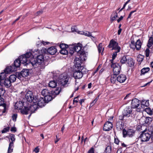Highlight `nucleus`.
<instances>
[{
  "label": "nucleus",
  "instance_id": "52",
  "mask_svg": "<svg viewBox=\"0 0 153 153\" xmlns=\"http://www.w3.org/2000/svg\"><path fill=\"white\" fill-rule=\"evenodd\" d=\"M117 79L116 77H114V76H111L110 78V80L111 83H114Z\"/></svg>",
  "mask_w": 153,
  "mask_h": 153
},
{
  "label": "nucleus",
  "instance_id": "26",
  "mask_svg": "<svg viewBox=\"0 0 153 153\" xmlns=\"http://www.w3.org/2000/svg\"><path fill=\"white\" fill-rule=\"evenodd\" d=\"M14 148V143L13 142H10L9 144L8 149L7 153H11L13 151Z\"/></svg>",
  "mask_w": 153,
  "mask_h": 153
},
{
  "label": "nucleus",
  "instance_id": "3",
  "mask_svg": "<svg viewBox=\"0 0 153 153\" xmlns=\"http://www.w3.org/2000/svg\"><path fill=\"white\" fill-rule=\"evenodd\" d=\"M28 105L30 106L29 107L25 106L24 109L22 110L21 113L25 114H30L29 116V117H30L31 114L34 113L38 107L37 105L34 102L33 103L28 104Z\"/></svg>",
  "mask_w": 153,
  "mask_h": 153
},
{
  "label": "nucleus",
  "instance_id": "49",
  "mask_svg": "<svg viewBox=\"0 0 153 153\" xmlns=\"http://www.w3.org/2000/svg\"><path fill=\"white\" fill-rule=\"evenodd\" d=\"M60 52L63 55L67 54L68 53V51L66 50V48L61 49Z\"/></svg>",
  "mask_w": 153,
  "mask_h": 153
},
{
  "label": "nucleus",
  "instance_id": "11",
  "mask_svg": "<svg viewBox=\"0 0 153 153\" xmlns=\"http://www.w3.org/2000/svg\"><path fill=\"white\" fill-rule=\"evenodd\" d=\"M132 112V109L130 106L126 107L124 109L123 112V115L126 117L130 116Z\"/></svg>",
  "mask_w": 153,
  "mask_h": 153
},
{
  "label": "nucleus",
  "instance_id": "40",
  "mask_svg": "<svg viewBox=\"0 0 153 153\" xmlns=\"http://www.w3.org/2000/svg\"><path fill=\"white\" fill-rule=\"evenodd\" d=\"M8 138H9V141H10L11 140V142H13L14 143V142H15V135L13 134H10Z\"/></svg>",
  "mask_w": 153,
  "mask_h": 153
},
{
  "label": "nucleus",
  "instance_id": "57",
  "mask_svg": "<svg viewBox=\"0 0 153 153\" xmlns=\"http://www.w3.org/2000/svg\"><path fill=\"white\" fill-rule=\"evenodd\" d=\"M136 11L137 9H136L134 11H131V12L130 13V14L128 15V18H130L132 13L135 12H136Z\"/></svg>",
  "mask_w": 153,
  "mask_h": 153
},
{
  "label": "nucleus",
  "instance_id": "51",
  "mask_svg": "<svg viewBox=\"0 0 153 153\" xmlns=\"http://www.w3.org/2000/svg\"><path fill=\"white\" fill-rule=\"evenodd\" d=\"M5 93V90L2 88H0V97L4 95Z\"/></svg>",
  "mask_w": 153,
  "mask_h": 153
},
{
  "label": "nucleus",
  "instance_id": "33",
  "mask_svg": "<svg viewBox=\"0 0 153 153\" xmlns=\"http://www.w3.org/2000/svg\"><path fill=\"white\" fill-rule=\"evenodd\" d=\"M60 92V90L59 88H56L55 90H53L51 92V94L53 96L55 97V96L58 95Z\"/></svg>",
  "mask_w": 153,
  "mask_h": 153
},
{
  "label": "nucleus",
  "instance_id": "35",
  "mask_svg": "<svg viewBox=\"0 0 153 153\" xmlns=\"http://www.w3.org/2000/svg\"><path fill=\"white\" fill-rule=\"evenodd\" d=\"M6 77L5 74L4 73H1L0 75V85H1L4 79Z\"/></svg>",
  "mask_w": 153,
  "mask_h": 153
},
{
  "label": "nucleus",
  "instance_id": "63",
  "mask_svg": "<svg viewBox=\"0 0 153 153\" xmlns=\"http://www.w3.org/2000/svg\"><path fill=\"white\" fill-rule=\"evenodd\" d=\"M42 10H40L36 13L37 15H39L42 14Z\"/></svg>",
  "mask_w": 153,
  "mask_h": 153
},
{
  "label": "nucleus",
  "instance_id": "14",
  "mask_svg": "<svg viewBox=\"0 0 153 153\" xmlns=\"http://www.w3.org/2000/svg\"><path fill=\"white\" fill-rule=\"evenodd\" d=\"M112 128V124L111 122L107 121L105 124L103 128L104 130L106 131H108Z\"/></svg>",
  "mask_w": 153,
  "mask_h": 153
},
{
  "label": "nucleus",
  "instance_id": "18",
  "mask_svg": "<svg viewBox=\"0 0 153 153\" xmlns=\"http://www.w3.org/2000/svg\"><path fill=\"white\" fill-rule=\"evenodd\" d=\"M4 99L1 97H0V106L2 105L4 108L3 110L2 111V113H4L7 110V107L5 104L4 103Z\"/></svg>",
  "mask_w": 153,
  "mask_h": 153
},
{
  "label": "nucleus",
  "instance_id": "2",
  "mask_svg": "<svg viewBox=\"0 0 153 153\" xmlns=\"http://www.w3.org/2000/svg\"><path fill=\"white\" fill-rule=\"evenodd\" d=\"M34 53V52H33V53L32 52H27L25 54L20 56L19 58L21 62V63L24 64V65H26L29 64H31L33 58L35 56V54H37V53Z\"/></svg>",
  "mask_w": 153,
  "mask_h": 153
},
{
  "label": "nucleus",
  "instance_id": "4",
  "mask_svg": "<svg viewBox=\"0 0 153 153\" xmlns=\"http://www.w3.org/2000/svg\"><path fill=\"white\" fill-rule=\"evenodd\" d=\"M86 70L85 68L83 69H77L76 68L75 71L73 74V76L75 79H79L81 78L83 76V74L87 71H85Z\"/></svg>",
  "mask_w": 153,
  "mask_h": 153
},
{
  "label": "nucleus",
  "instance_id": "39",
  "mask_svg": "<svg viewBox=\"0 0 153 153\" xmlns=\"http://www.w3.org/2000/svg\"><path fill=\"white\" fill-rule=\"evenodd\" d=\"M153 44V38L152 37H150L147 44V46L149 48L152 46Z\"/></svg>",
  "mask_w": 153,
  "mask_h": 153
},
{
  "label": "nucleus",
  "instance_id": "22",
  "mask_svg": "<svg viewBox=\"0 0 153 153\" xmlns=\"http://www.w3.org/2000/svg\"><path fill=\"white\" fill-rule=\"evenodd\" d=\"M21 63V62L19 58L14 61V65L13 66L14 67V68H15V69H16L17 68L19 67Z\"/></svg>",
  "mask_w": 153,
  "mask_h": 153
},
{
  "label": "nucleus",
  "instance_id": "13",
  "mask_svg": "<svg viewBox=\"0 0 153 153\" xmlns=\"http://www.w3.org/2000/svg\"><path fill=\"white\" fill-rule=\"evenodd\" d=\"M25 98L27 101L30 103L33 100V96L32 91H28L26 94Z\"/></svg>",
  "mask_w": 153,
  "mask_h": 153
},
{
  "label": "nucleus",
  "instance_id": "45",
  "mask_svg": "<svg viewBox=\"0 0 153 153\" xmlns=\"http://www.w3.org/2000/svg\"><path fill=\"white\" fill-rule=\"evenodd\" d=\"M116 127L118 130H121L123 128L122 125L120 122H117L116 124Z\"/></svg>",
  "mask_w": 153,
  "mask_h": 153
},
{
  "label": "nucleus",
  "instance_id": "15",
  "mask_svg": "<svg viewBox=\"0 0 153 153\" xmlns=\"http://www.w3.org/2000/svg\"><path fill=\"white\" fill-rule=\"evenodd\" d=\"M140 103L139 100L135 98L132 100L131 107L133 108H135L138 107Z\"/></svg>",
  "mask_w": 153,
  "mask_h": 153
},
{
  "label": "nucleus",
  "instance_id": "44",
  "mask_svg": "<svg viewBox=\"0 0 153 153\" xmlns=\"http://www.w3.org/2000/svg\"><path fill=\"white\" fill-rule=\"evenodd\" d=\"M111 146H108L106 148L104 153H111Z\"/></svg>",
  "mask_w": 153,
  "mask_h": 153
},
{
  "label": "nucleus",
  "instance_id": "61",
  "mask_svg": "<svg viewBox=\"0 0 153 153\" xmlns=\"http://www.w3.org/2000/svg\"><path fill=\"white\" fill-rule=\"evenodd\" d=\"M72 32H77L78 31L76 29L75 27H72L71 28Z\"/></svg>",
  "mask_w": 153,
  "mask_h": 153
},
{
  "label": "nucleus",
  "instance_id": "27",
  "mask_svg": "<svg viewBox=\"0 0 153 153\" xmlns=\"http://www.w3.org/2000/svg\"><path fill=\"white\" fill-rule=\"evenodd\" d=\"M128 59V58L125 56H123L120 58V61L122 64H124L126 63Z\"/></svg>",
  "mask_w": 153,
  "mask_h": 153
},
{
  "label": "nucleus",
  "instance_id": "34",
  "mask_svg": "<svg viewBox=\"0 0 153 153\" xmlns=\"http://www.w3.org/2000/svg\"><path fill=\"white\" fill-rule=\"evenodd\" d=\"M16 76L14 74H12L10 76L9 79L11 82H13L16 81Z\"/></svg>",
  "mask_w": 153,
  "mask_h": 153
},
{
  "label": "nucleus",
  "instance_id": "21",
  "mask_svg": "<svg viewBox=\"0 0 153 153\" xmlns=\"http://www.w3.org/2000/svg\"><path fill=\"white\" fill-rule=\"evenodd\" d=\"M126 63L130 67H132L134 64V60L131 57H128Z\"/></svg>",
  "mask_w": 153,
  "mask_h": 153
},
{
  "label": "nucleus",
  "instance_id": "17",
  "mask_svg": "<svg viewBox=\"0 0 153 153\" xmlns=\"http://www.w3.org/2000/svg\"><path fill=\"white\" fill-rule=\"evenodd\" d=\"M38 105V107L39 106L40 107H42L44 106L45 104V102L44 99L43 98H40L38 102H35Z\"/></svg>",
  "mask_w": 153,
  "mask_h": 153
},
{
  "label": "nucleus",
  "instance_id": "12",
  "mask_svg": "<svg viewBox=\"0 0 153 153\" xmlns=\"http://www.w3.org/2000/svg\"><path fill=\"white\" fill-rule=\"evenodd\" d=\"M74 63L76 68L77 69H83L84 68L83 66L81 65L82 61L78 58H76L74 61Z\"/></svg>",
  "mask_w": 153,
  "mask_h": 153
},
{
  "label": "nucleus",
  "instance_id": "5",
  "mask_svg": "<svg viewBox=\"0 0 153 153\" xmlns=\"http://www.w3.org/2000/svg\"><path fill=\"white\" fill-rule=\"evenodd\" d=\"M111 67L113 68V71L114 75L119 74L120 72L121 67L119 64L117 63H112Z\"/></svg>",
  "mask_w": 153,
  "mask_h": 153
},
{
  "label": "nucleus",
  "instance_id": "37",
  "mask_svg": "<svg viewBox=\"0 0 153 153\" xmlns=\"http://www.w3.org/2000/svg\"><path fill=\"white\" fill-rule=\"evenodd\" d=\"M117 17V14L116 12H115L112 14L111 17V21L112 22L114 20H115Z\"/></svg>",
  "mask_w": 153,
  "mask_h": 153
},
{
  "label": "nucleus",
  "instance_id": "53",
  "mask_svg": "<svg viewBox=\"0 0 153 153\" xmlns=\"http://www.w3.org/2000/svg\"><path fill=\"white\" fill-rule=\"evenodd\" d=\"M145 53L146 57H148L149 56L150 50L149 48H147L146 49Z\"/></svg>",
  "mask_w": 153,
  "mask_h": 153
},
{
  "label": "nucleus",
  "instance_id": "10",
  "mask_svg": "<svg viewBox=\"0 0 153 153\" xmlns=\"http://www.w3.org/2000/svg\"><path fill=\"white\" fill-rule=\"evenodd\" d=\"M60 80L61 84L64 87H67L70 83L69 77L67 75L63 76Z\"/></svg>",
  "mask_w": 153,
  "mask_h": 153
},
{
  "label": "nucleus",
  "instance_id": "31",
  "mask_svg": "<svg viewBox=\"0 0 153 153\" xmlns=\"http://www.w3.org/2000/svg\"><path fill=\"white\" fill-rule=\"evenodd\" d=\"M81 49V47L78 45H76L73 46V50L76 52H79Z\"/></svg>",
  "mask_w": 153,
  "mask_h": 153
},
{
  "label": "nucleus",
  "instance_id": "43",
  "mask_svg": "<svg viewBox=\"0 0 153 153\" xmlns=\"http://www.w3.org/2000/svg\"><path fill=\"white\" fill-rule=\"evenodd\" d=\"M152 120V118L149 117H146L145 123H150Z\"/></svg>",
  "mask_w": 153,
  "mask_h": 153
},
{
  "label": "nucleus",
  "instance_id": "32",
  "mask_svg": "<svg viewBox=\"0 0 153 153\" xmlns=\"http://www.w3.org/2000/svg\"><path fill=\"white\" fill-rule=\"evenodd\" d=\"M49 86L52 88H54L57 85V83L55 81H51L49 82Z\"/></svg>",
  "mask_w": 153,
  "mask_h": 153
},
{
  "label": "nucleus",
  "instance_id": "60",
  "mask_svg": "<svg viewBox=\"0 0 153 153\" xmlns=\"http://www.w3.org/2000/svg\"><path fill=\"white\" fill-rule=\"evenodd\" d=\"M119 142V140L117 138H114V143L116 144H118Z\"/></svg>",
  "mask_w": 153,
  "mask_h": 153
},
{
  "label": "nucleus",
  "instance_id": "41",
  "mask_svg": "<svg viewBox=\"0 0 153 153\" xmlns=\"http://www.w3.org/2000/svg\"><path fill=\"white\" fill-rule=\"evenodd\" d=\"M98 49L99 53H100L101 52H103L104 50V48L102 47V44L100 43L99 44L98 47Z\"/></svg>",
  "mask_w": 153,
  "mask_h": 153
},
{
  "label": "nucleus",
  "instance_id": "55",
  "mask_svg": "<svg viewBox=\"0 0 153 153\" xmlns=\"http://www.w3.org/2000/svg\"><path fill=\"white\" fill-rule=\"evenodd\" d=\"M10 129L9 127H7L5 128H4L2 131V133H5L9 131Z\"/></svg>",
  "mask_w": 153,
  "mask_h": 153
},
{
  "label": "nucleus",
  "instance_id": "20",
  "mask_svg": "<svg viewBox=\"0 0 153 153\" xmlns=\"http://www.w3.org/2000/svg\"><path fill=\"white\" fill-rule=\"evenodd\" d=\"M16 71L15 68H14L13 66H9L7 67L4 70V73L5 74H8L10 72Z\"/></svg>",
  "mask_w": 153,
  "mask_h": 153
},
{
  "label": "nucleus",
  "instance_id": "46",
  "mask_svg": "<svg viewBox=\"0 0 153 153\" xmlns=\"http://www.w3.org/2000/svg\"><path fill=\"white\" fill-rule=\"evenodd\" d=\"M130 47L131 48L133 49H136V45L134 42L133 41H131V44L130 45Z\"/></svg>",
  "mask_w": 153,
  "mask_h": 153
},
{
  "label": "nucleus",
  "instance_id": "30",
  "mask_svg": "<svg viewBox=\"0 0 153 153\" xmlns=\"http://www.w3.org/2000/svg\"><path fill=\"white\" fill-rule=\"evenodd\" d=\"M144 56L141 54L139 55L137 57V60L138 62V64L140 65L141 62H142L144 59Z\"/></svg>",
  "mask_w": 153,
  "mask_h": 153
},
{
  "label": "nucleus",
  "instance_id": "29",
  "mask_svg": "<svg viewBox=\"0 0 153 153\" xmlns=\"http://www.w3.org/2000/svg\"><path fill=\"white\" fill-rule=\"evenodd\" d=\"M83 35L88 37H90L93 40V39H94L95 38V36H92L91 33L87 31H84Z\"/></svg>",
  "mask_w": 153,
  "mask_h": 153
},
{
  "label": "nucleus",
  "instance_id": "25",
  "mask_svg": "<svg viewBox=\"0 0 153 153\" xmlns=\"http://www.w3.org/2000/svg\"><path fill=\"white\" fill-rule=\"evenodd\" d=\"M11 83L8 79H6L4 81V84L6 87L9 88L11 86Z\"/></svg>",
  "mask_w": 153,
  "mask_h": 153
},
{
  "label": "nucleus",
  "instance_id": "62",
  "mask_svg": "<svg viewBox=\"0 0 153 153\" xmlns=\"http://www.w3.org/2000/svg\"><path fill=\"white\" fill-rule=\"evenodd\" d=\"M42 44H43L44 45H46L49 43L48 42H45L44 41H42L41 42Z\"/></svg>",
  "mask_w": 153,
  "mask_h": 153
},
{
  "label": "nucleus",
  "instance_id": "36",
  "mask_svg": "<svg viewBox=\"0 0 153 153\" xmlns=\"http://www.w3.org/2000/svg\"><path fill=\"white\" fill-rule=\"evenodd\" d=\"M45 99L46 101H47L48 102H49L52 100L53 97L51 95V93H50L47 96H46L45 97Z\"/></svg>",
  "mask_w": 153,
  "mask_h": 153
},
{
  "label": "nucleus",
  "instance_id": "1",
  "mask_svg": "<svg viewBox=\"0 0 153 153\" xmlns=\"http://www.w3.org/2000/svg\"><path fill=\"white\" fill-rule=\"evenodd\" d=\"M33 52H34V53H37V54H35V56L33 58L31 65L33 67H36L37 65H39L43 62L44 59L42 55L43 53H42L41 50L39 51L37 49L32 51V53Z\"/></svg>",
  "mask_w": 153,
  "mask_h": 153
},
{
  "label": "nucleus",
  "instance_id": "47",
  "mask_svg": "<svg viewBox=\"0 0 153 153\" xmlns=\"http://www.w3.org/2000/svg\"><path fill=\"white\" fill-rule=\"evenodd\" d=\"M119 52H117V51H116L113 53L112 55V59L111 60V63H113V60L115 59V57H116L117 55V53Z\"/></svg>",
  "mask_w": 153,
  "mask_h": 153
},
{
  "label": "nucleus",
  "instance_id": "54",
  "mask_svg": "<svg viewBox=\"0 0 153 153\" xmlns=\"http://www.w3.org/2000/svg\"><path fill=\"white\" fill-rule=\"evenodd\" d=\"M17 76V77L19 79H21V78L22 77V73H17L16 75Z\"/></svg>",
  "mask_w": 153,
  "mask_h": 153
},
{
  "label": "nucleus",
  "instance_id": "28",
  "mask_svg": "<svg viewBox=\"0 0 153 153\" xmlns=\"http://www.w3.org/2000/svg\"><path fill=\"white\" fill-rule=\"evenodd\" d=\"M150 70V68L149 67L144 68L141 70L140 75H144L146 73H147Z\"/></svg>",
  "mask_w": 153,
  "mask_h": 153
},
{
  "label": "nucleus",
  "instance_id": "59",
  "mask_svg": "<svg viewBox=\"0 0 153 153\" xmlns=\"http://www.w3.org/2000/svg\"><path fill=\"white\" fill-rule=\"evenodd\" d=\"M34 151L36 153H37L39 152V149L38 147H36L34 150Z\"/></svg>",
  "mask_w": 153,
  "mask_h": 153
},
{
  "label": "nucleus",
  "instance_id": "9",
  "mask_svg": "<svg viewBox=\"0 0 153 153\" xmlns=\"http://www.w3.org/2000/svg\"><path fill=\"white\" fill-rule=\"evenodd\" d=\"M123 137H132L134 134L135 131L132 129H129L126 131L125 129L123 130Z\"/></svg>",
  "mask_w": 153,
  "mask_h": 153
},
{
  "label": "nucleus",
  "instance_id": "50",
  "mask_svg": "<svg viewBox=\"0 0 153 153\" xmlns=\"http://www.w3.org/2000/svg\"><path fill=\"white\" fill-rule=\"evenodd\" d=\"M59 47L61 49H63L68 48V45L62 43L60 45Z\"/></svg>",
  "mask_w": 153,
  "mask_h": 153
},
{
  "label": "nucleus",
  "instance_id": "64",
  "mask_svg": "<svg viewBox=\"0 0 153 153\" xmlns=\"http://www.w3.org/2000/svg\"><path fill=\"white\" fill-rule=\"evenodd\" d=\"M11 131H16V128L15 127H13L11 128Z\"/></svg>",
  "mask_w": 153,
  "mask_h": 153
},
{
  "label": "nucleus",
  "instance_id": "38",
  "mask_svg": "<svg viewBox=\"0 0 153 153\" xmlns=\"http://www.w3.org/2000/svg\"><path fill=\"white\" fill-rule=\"evenodd\" d=\"M50 93L49 91L46 89L43 90L41 92L42 95L44 97L48 95Z\"/></svg>",
  "mask_w": 153,
  "mask_h": 153
},
{
  "label": "nucleus",
  "instance_id": "19",
  "mask_svg": "<svg viewBox=\"0 0 153 153\" xmlns=\"http://www.w3.org/2000/svg\"><path fill=\"white\" fill-rule=\"evenodd\" d=\"M117 79L120 83H123L126 79V76L125 75L121 74L117 78Z\"/></svg>",
  "mask_w": 153,
  "mask_h": 153
},
{
  "label": "nucleus",
  "instance_id": "56",
  "mask_svg": "<svg viewBox=\"0 0 153 153\" xmlns=\"http://www.w3.org/2000/svg\"><path fill=\"white\" fill-rule=\"evenodd\" d=\"M17 117V114H13L12 116V118L13 120L16 121Z\"/></svg>",
  "mask_w": 153,
  "mask_h": 153
},
{
  "label": "nucleus",
  "instance_id": "58",
  "mask_svg": "<svg viewBox=\"0 0 153 153\" xmlns=\"http://www.w3.org/2000/svg\"><path fill=\"white\" fill-rule=\"evenodd\" d=\"M88 153H94V148L92 147L88 151Z\"/></svg>",
  "mask_w": 153,
  "mask_h": 153
},
{
  "label": "nucleus",
  "instance_id": "6",
  "mask_svg": "<svg viewBox=\"0 0 153 153\" xmlns=\"http://www.w3.org/2000/svg\"><path fill=\"white\" fill-rule=\"evenodd\" d=\"M108 47L109 48H112V50L117 51V52H120L121 49L120 47L118 46V43L113 39L110 41Z\"/></svg>",
  "mask_w": 153,
  "mask_h": 153
},
{
  "label": "nucleus",
  "instance_id": "7",
  "mask_svg": "<svg viewBox=\"0 0 153 153\" xmlns=\"http://www.w3.org/2000/svg\"><path fill=\"white\" fill-rule=\"evenodd\" d=\"M57 52V49L55 47H52L48 48L47 50L45 48H42L41 50L42 53H45L47 52L51 55L54 54Z\"/></svg>",
  "mask_w": 153,
  "mask_h": 153
},
{
  "label": "nucleus",
  "instance_id": "24",
  "mask_svg": "<svg viewBox=\"0 0 153 153\" xmlns=\"http://www.w3.org/2000/svg\"><path fill=\"white\" fill-rule=\"evenodd\" d=\"M142 43L140 39H138L135 43L136 49L137 50H139L141 48Z\"/></svg>",
  "mask_w": 153,
  "mask_h": 153
},
{
  "label": "nucleus",
  "instance_id": "23",
  "mask_svg": "<svg viewBox=\"0 0 153 153\" xmlns=\"http://www.w3.org/2000/svg\"><path fill=\"white\" fill-rule=\"evenodd\" d=\"M21 73L22 74V77H25L29 75V71L28 69H24L21 71Z\"/></svg>",
  "mask_w": 153,
  "mask_h": 153
},
{
  "label": "nucleus",
  "instance_id": "16",
  "mask_svg": "<svg viewBox=\"0 0 153 153\" xmlns=\"http://www.w3.org/2000/svg\"><path fill=\"white\" fill-rule=\"evenodd\" d=\"M24 104L23 102L21 101L17 102L15 104V109H21V111L23 109V108Z\"/></svg>",
  "mask_w": 153,
  "mask_h": 153
},
{
  "label": "nucleus",
  "instance_id": "8",
  "mask_svg": "<svg viewBox=\"0 0 153 153\" xmlns=\"http://www.w3.org/2000/svg\"><path fill=\"white\" fill-rule=\"evenodd\" d=\"M150 137V134L143 131L141 134L139 138L142 142H146L148 141Z\"/></svg>",
  "mask_w": 153,
  "mask_h": 153
},
{
  "label": "nucleus",
  "instance_id": "48",
  "mask_svg": "<svg viewBox=\"0 0 153 153\" xmlns=\"http://www.w3.org/2000/svg\"><path fill=\"white\" fill-rule=\"evenodd\" d=\"M145 117H142L140 120V122L141 124L143 125L145 123Z\"/></svg>",
  "mask_w": 153,
  "mask_h": 153
},
{
  "label": "nucleus",
  "instance_id": "42",
  "mask_svg": "<svg viewBox=\"0 0 153 153\" xmlns=\"http://www.w3.org/2000/svg\"><path fill=\"white\" fill-rule=\"evenodd\" d=\"M141 104L146 107L148 106L149 105V100H143L142 101Z\"/></svg>",
  "mask_w": 153,
  "mask_h": 153
}]
</instances>
